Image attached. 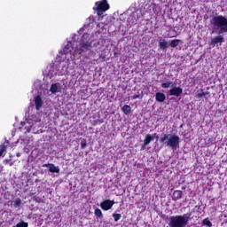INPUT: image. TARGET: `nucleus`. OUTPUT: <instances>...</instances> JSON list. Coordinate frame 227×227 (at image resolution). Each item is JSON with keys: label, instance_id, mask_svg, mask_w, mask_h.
<instances>
[{"label": "nucleus", "instance_id": "1", "mask_svg": "<svg viewBox=\"0 0 227 227\" xmlns=\"http://www.w3.org/2000/svg\"><path fill=\"white\" fill-rule=\"evenodd\" d=\"M211 26L214 27V30L218 31L219 35L215 36L211 42L210 45H217V43H224V37L221 35L223 33H227V18L223 15H217L211 19Z\"/></svg>", "mask_w": 227, "mask_h": 227}, {"label": "nucleus", "instance_id": "2", "mask_svg": "<svg viewBox=\"0 0 227 227\" xmlns=\"http://www.w3.org/2000/svg\"><path fill=\"white\" fill-rule=\"evenodd\" d=\"M159 142L160 145H166L172 150H178L180 148V137L178 135H169L163 133L160 137Z\"/></svg>", "mask_w": 227, "mask_h": 227}, {"label": "nucleus", "instance_id": "3", "mask_svg": "<svg viewBox=\"0 0 227 227\" xmlns=\"http://www.w3.org/2000/svg\"><path fill=\"white\" fill-rule=\"evenodd\" d=\"M191 220V213L184 214V215H175L169 217V227H186Z\"/></svg>", "mask_w": 227, "mask_h": 227}, {"label": "nucleus", "instance_id": "4", "mask_svg": "<svg viewBox=\"0 0 227 227\" xmlns=\"http://www.w3.org/2000/svg\"><path fill=\"white\" fill-rule=\"evenodd\" d=\"M91 38H90V34L84 33L82 36V40L79 43V51L80 52H88V51H91Z\"/></svg>", "mask_w": 227, "mask_h": 227}, {"label": "nucleus", "instance_id": "5", "mask_svg": "<svg viewBox=\"0 0 227 227\" xmlns=\"http://www.w3.org/2000/svg\"><path fill=\"white\" fill-rule=\"evenodd\" d=\"M96 10L98 15L100 17V15H104V12H107L109 10L110 6L107 3V0H101L95 3Z\"/></svg>", "mask_w": 227, "mask_h": 227}, {"label": "nucleus", "instance_id": "6", "mask_svg": "<svg viewBox=\"0 0 227 227\" xmlns=\"http://www.w3.org/2000/svg\"><path fill=\"white\" fill-rule=\"evenodd\" d=\"M114 205V200H105L100 203V207L102 210H104L105 212H107V210H111Z\"/></svg>", "mask_w": 227, "mask_h": 227}, {"label": "nucleus", "instance_id": "7", "mask_svg": "<svg viewBox=\"0 0 227 227\" xmlns=\"http://www.w3.org/2000/svg\"><path fill=\"white\" fill-rule=\"evenodd\" d=\"M184 90L181 87H173L168 90L169 97H181Z\"/></svg>", "mask_w": 227, "mask_h": 227}, {"label": "nucleus", "instance_id": "8", "mask_svg": "<svg viewBox=\"0 0 227 227\" xmlns=\"http://www.w3.org/2000/svg\"><path fill=\"white\" fill-rule=\"evenodd\" d=\"M43 168H49L50 173H59V167H56L54 163H45Z\"/></svg>", "mask_w": 227, "mask_h": 227}, {"label": "nucleus", "instance_id": "9", "mask_svg": "<svg viewBox=\"0 0 227 227\" xmlns=\"http://www.w3.org/2000/svg\"><path fill=\"white\" fill-rule=\"evenodd\" d=\"M152 141H153V137H152L151 134H147L144 139V144L141 147V150H145L146 146H148V145H150V143H152Z\"/></svg>", "mask_w": 227, "mask_h": 227}, {"label": "nucleus", "instance_id": "10", "mask_svg": "<svg viewBox=\"0 0 227 227\" xmlns=\"http://www.w3.org/2000/svg\"><path fill=\"white\" fill-rule=\"evenodd\" d=\"M35 104L36 111H40V109H42V106H43V101L42 100V97H40V95H37L35 98Z\"/></svg>", "mask_w": 227, "mask_h": 227}, {"label": "nucleus", "instance_id": "11", "mask_svg": "<svg viewBox=\"0 0 227 227\" xmlns=\"http://www.w3.org/2000/svg\"><path fill=\"white\" fill-rule=\"evenodd\" d=\"M183 194H184V192H182L181 190L174 191L172 195L173 201H178V200H182Z\"/></svg>", "mask_w": 227, "mask_h": 227}, {"label": "nucleus", "instance_id": "12", "mask_svg": "<svg viewBox=\"0 0 227 227\" xmlns=\"http://www.w3.org/2000/svg\"><path fill=\"white\" fill-rule=\"evenodd\" d=\"M159 47H160V51H166V50H168V41H166V39H162V37L161 38H160V40H159Z\"/></svg>", "mask_w": 227, "mask_h": 227}, {"label": "nucleus", "instance_id": "13", "mask_svg": "<svg viewBox=\"0 0 227 227\" xmlns=\"http://www.w3.org/2000/svg\"><path fill=\"white\" fill-rule=\"evenodd\" d=\"M207 95H210L209 91H203V89L198 90L196 92V98H203V97H207Z\"/></svg>", "mask_w": 227, "mask_h": 227}, {"label": "nucleus", "instance_id": "14", "mask_svg": "<svg viewBox=\"0 0 227 227\" xmlns=\"http://www.w3.org/2000/svg\"><path fill=\"white\" fill-rule=\"evenodd\" d=\"M155 100L157 102H164V100H166V94L162 92H157L155 94Z\"/></svg>", "mask_w": 227, "mask_h": 227}, {"label": "nucleus", "instance_id": "15", "mask_svg": "<svg viewBox=\"0 0 227 227\" xmlns=\"http://www.w3.org/2000/svg\"><path fill=\"white\" fill-rule=\"evenodd\" d=\"M121 109L124 114H130L132 113V108L129 105H124Z\"/></svg>", "mask_w": 227, "mask_h": 227}, {"label": "nucleus", "instance_id": "16", "mask_svg": "<svg viewBox=\"0 0 227 227\" xmlns=\"http://www.w3.org/2000/svg\"><path fill=\"white\" fill-rule=\"evenodd\" d=\"M182 43V40L180 39H174L171 40L170 42V47L175 48V47H178V45Z\"/></svg>", "mask_w": 227, "mask_h": 227}, {"label": "nucleus", "instance_id": "17", "mask_svg": "<svg viewBox=\"0 0 227 227\" xmlns=\"http://www.w3.org/2000/svg\"><path fill=\"white\" fill-rule=\"evenodd\" d=\"M174 84L172 82H167L161 84V88L168 90V88H173Z\"/></svg>", "mask_w": 227, "mask_h": 227}, {"label": "nucleus", "instance_id": "18", "mask_svg": "<svg viewBox=\"0 0 227 227\" xmlns=\"http://www.w3.org/2000/svg\"><path fill=\"white\" fill-rule=\"evenodd\" d=\"M58 83H52L50 88L51 93H58Z\"/></svg>", "mask_w": 227, "mask_h": 227}, {"label": "nucleus", "instance_id": "19", "mask_svg": "<svg viewBox=\"0 0 227 227\" xmlns=\"http://www.w3.org/2000/svg\"><path fill=\"white\" fill-rule=\"evenodd\" d=\"M6 152V145L2 144L0 145V157H4V153Z\"/></svg>", "mask_w": 227, "mask_h": 227}, {"label": "nucleus", "instance_id": "20", "mask_svg": "<svg viewBox=\"0 0 227 227\" xmlns=\"http://www.w3.org/2000/svg\"><path fill=\"white\" fill-rule=\"evenodd\" d=\"M202 224H203V226L212 227V222H210V219H208V218H205L202 221Z\"/></svg>", "mask_w": 227, "mask_h": 227}, {"label": "nucleus", "instance_id": "21", "mask_svg": "<svg viewBox=\"0 0 227 227\" xmlns=\"http://www.w3.org/2000/svg\"><path fill=\"white\" fill-rule=\"evenodd\" d=\"M94 214L97 217H103L102 210H100V208H96Z\"/></svg>", "mask_w": 227, "mask_h": 227}, {"label": "nucleus", "instance_id": "22", "mask_svg": "<svg viewBox=\"0 0 227 227\" xmlns=\"http://www.w3.org/2000/svg\"><path fill=\"white\" fill-rule=\"evenodd\" d=\"M68 52H71L70 45L67 44V45L63 48V54L67 55V54H68Z\"/></svg>", "mask_w": 227, "mask_h": 227}, {"label": "nucleus", "instance_id": "23", "mask_svg": "<svg viewBox=\"0 0 227 227\" xmlns=\"http://www.w3.org/2000/svg\"><path fill=\"white\" fill-rule=\"evenodd\" d=\"M20 205H22V200L20 198L16 199L14 201V207L17 208L20 207Z\"/></svg>", "mask_w": 227, "mask_h": 227}, {"label": "nucleus", "instance_id": "24", "mask_svg": "<svg viewBox=\"0 0 227 227\" xmlns=\"http://www.w3.org/2000/svg\"><path fill=\"white\" fill-rule=\"evenodd\" d=\"M113 217L115 223H118L121 219V214H114Z\"/></svg>", "mask_w": 227, "mask_h": 227}, {"label": "nucleus", "instance_id": "25", "mask_svg": "<svg viewBox=\"0 0 227 227\" xmlns=\"http://www.w3.org/2000/svg\"><path fill=\"white\" fill-rule=\"evenodd\" d=\"M29 224L26 222H20L16 224V227H27Z\"/></svg>", "mask_w": 227, "mask_h": 227}, {"label": "nucleus", "instance_id": "26", "mask_svg": "<svg viewBox=\"0 0 227 227\" xmlns=\"http://www.w3.org/2000/svg\"><path fill=\"white\" fill-rule=\"evenodd\" d=\"M86 146H88V144H86V142H82V143H81V148H82V150H84V148H85Z\"/></svg>", "mask_w": 227, "mask_h": 227}, {"label": "nucleus", "instance_id": "27", "mask_svg": "<svg viewBox=\"0 0 227 227\" xmlns=\"http://www.w3.org/2000/svg\"><path fill=\"white\" fill-rule=\"evenodd\" d=\"M136 98H141V96L139 94H135L132 96V100H136Z\"/></svg>", "mask_w": 227, "mask_h": 227}, {"label": "nucleus", "instance_id": "28", "mask_svg": "<svg viewBox=\"0 0 227 227\" xmlns=\"http://www.w3.org/2000/svg\"><path fill=\"white\" fill-rule=\"evenodd\" d=\"M153 137H156V139H159V135H157V133H154Z\"/></svg>", "mask_w": 227, "mask_h": 227}]
</instances>
